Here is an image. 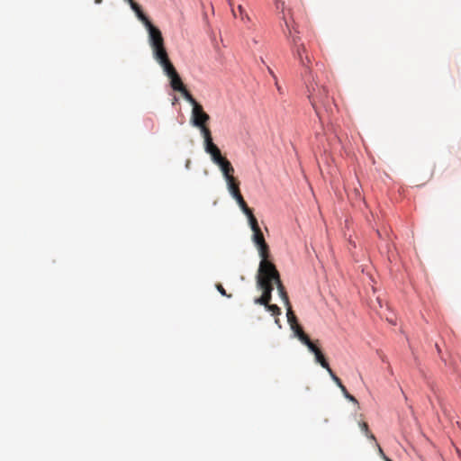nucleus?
<instances>
[{"label": "nucleus", "mask_w": 461, "mask_h": 461, "mask_svg": "<svg viewBox=\"0 0 461 461\" xmlns=\"http://www.w3.org/2000/svg\"><path fill=\"white\" fill-rule=\"evenodd\" d=\"M376 446L378 447V452L380 454V456L384 459V456H386L383 451V449L381 448V447L376 443Z\"/></svg>", "instance_id": "obj_30"}, {"label": "nucleus", "mask_w": 461, "mask_h": 461, "mask_svg": "<svg viewBox=\"0 0 461 461\" xmlns=\"http://www.w3.org/2000/svg\"><path fill=\"white\" fill-rule=\"evenodd\" d=\"M242 212L248 217L251 230L254 231V230H260V227L258 223V220L254 216L252 210L249 207H248L247 209L243 210Z\"/></svg>", "instance_id": "obj_18"}, {"label": "nucleus", "mask_w": 461, "mask_h": 461, "mask_svg": "<svg viewBox=\"0 0 461 461\" xmlns=\"http://www.w3.org/2000/svg\"><path fill=\"white\" fill-rule=\"evenodd\" d=\"M340 390H341V392H342L343 395H344L348 400H349L350 402H354V403H357V404L358 403V402H357V400L353 395H351V394L348 392V390H347V388H346L345 386H343Z\"/></svg>", "instance_id": "obj_27"}, {"label": "nucleus", "mask_w": 461, "mask_h": 461, "mask_svg": "<svg viewBox=\"0 0 461 461\" xmlns=\"http://www.w3.org/2000/svg\"><path fill=\"white\" fill-rule=\"evenodd\" d=\"M269 263L263 262L259 264L258 275L256 277L257 287L262 291L260 297L255 298L254 303L260 305H268V303L272 300V292L274 285L272 279L270 278L268 270Z\"/></svg>", "instance_id": "obj_1"}, {"label": "nucleus", "mask_w": 461, "mask_h": 461, "mask_svg": "<svg viewBox=\"0 0 461 461\" xmlns=\"http://www.w3.org/2000/svg\"><path fill=\"white\" fill-rule=\"evenodd\" d=\"M197 128L200 130V132L203 138V146L204 147H205V145H210V144L213 143L212 132H211V130L209 129V127L207 126V124L197 127Z\"/></svg>", "instance_id": "obj_20"}, {"label": "nucleus", "mask_w": 461, "mask_h": 461, "mask_svg": "<svg viewBox=\"0 0 461 461\" xmlns=\"http://www.w3.org/2000/svg\"><path fill=\"white\" fill-rule=\"evenodd\" d=\"M275 84H276V87H277V90H278L279 92H281V87L279 86L277 80H276V81H275Z\"/></svg>", "instance_id": "obj_32"}, {"label": "nucleus", "mask_w": 461, "mask_h": 461, "mask_svg": "<svg viewBox=\"0 0 461 461\" xmlns=\"http://www.w3.org/2000/svg\"><path fill=\"white\" fill-rule=\"evenodd\" d=\"M229 5L231 9V13L233 14L234 17H240V19L243 22V23H249L250 22V17L249 16V14H247V12L245 11V9L243 8V6L241 5H239L237 6V10L234 8V4H233V0H229Z\"/></svg>", "instance_id": "obj_14"}, {"label": "nucleus", "mask_w": 461, "mask_h": 461, "mask_svg": "<svg viewBox=\"0 0 461 461\" xmlns=\"http://www.w3.org/2000/svg\"><path fill=\"white\" fill-rule=\"evenodd\" d=\"M298 339L303 343L308 348H310V346H312L314 343L310 339L309 336L304 333V331H301L299 334H298Z\"/></svg>", "instance_id": "obj_23"}, {"label": "nucleus", "mask_w": 461, "mask_h": 461, "mask_svg": "<svg viewBox=\"0 0 461 461\" xmlns=\"http://www.w3.org/2000/svg\"><path fill=\"white\" fill-rule=\"evenodd\" d=\"M217 166L220 167L227 185L230 183H234L238 181L234 176V167H232L231 163L227 159H223L220 163L217 164Z\"/></svg>", "instance_id": "obj_12"}, {"label": "nucleus", "mask_w": 461, "mask_h": 461, "mask_svg": "<svg viewBox=\"0 0 461 461\" xmlns=\"http://www.w3.org/2000/svg\"><path fill=\"white\" fill-rule=\"evenodd\" d=\"M281 28L290 44V47L293 46V39L295 38L299 41H302L301 37L299 36L300 32L293 17H291V19L284 17V23H281Z\"/></svg>", "instance_id": "obj_8"}, {"label": "nucleus", "mask_w": 461, "mask_h": 461, "mask_svg": "<svg viewBox=\"0 0 461 461\" xmlns=\"http://www.w3.org/2000/svg\"><path fill=\"white\" fill-rule=\"evenodd\" d=\"M204 150L211 156L212 161L216 165L226 158L221 155L220 149L214 143L205 145Z\"/></svg>", "instance_id": "obj_13"}, {"label": "nucleus", "mask_w": 461, "mask_h": 461, "mask_svg": "<svg viewBox=\"0 0 461 461\" xmlns=\"http://www.w3.org/2000/svg\"><path fill=\"white\" fill-rule=\"evenodd\" d=\"M286 306V310H287V312H286V316H287V321L288 323L290 324V327L294 325L295 323H297V318L296 316L294 315L293 310H292V306L291 304H287L285 305Z\"/></svg>", "instance_id": "obj_21"}, {"label": "nucleus", "mask_w": 461, "mask_h": 461, "mask_svg": "<svg viewBox=\"0 0 461 461\" xmlns=\"http://www.w3.org/2000/svg\"><path fill=\"white\" fill-rule=\"evenodd\" d=\"M384 461H392L389 457L384 456Z\"/></svg>", "instance_id": "obj_34"}, {"label": "nucleus", "mask_w": 461, "mask_h": 461, "mask_svg": "<svg viewBox=\"0 0 461 461\" xmlns=\"http://www.w3.org/2000/svg\"><path fill=\"white\" fill-rule=\"evenodd\" d=\"M242 212L248 217L251 230L254 231V230H260V227L258 223V220L254 216L252 210L249 207H248L247 209L243 210Z\"/></svg>", "instance_id": "obj_19"}, {"label": "nucleus", "mask_w": 461, "mask_h": 461, "mask_svg": "<svg viewBox=\"0 0 461 461\" xmlns=\"http://www.w3.org/2000/svg\"><path fill=\"white\" fill-rule=\"evenodd\" d=\"M153 57L162 67L163 70L171 68L173 64L169 60L165 45L152 48Z\"/></svg>", "instance_id": "obj_9"}, {"label": "nucleus", "mask_w": 461, "mask_h": 461, "mask_svg": "<svg viewBox=\"0 0 461 461\" xmlns=\"http://www.w3.org/2000/svg\"><path fill=\"white\" fill-rule=\"evenodd\" d=\"M252 232H253L252 240L255 243V245L257 246L259 256L261 258V261L259 264H262L263 262L272 263L268 259L270 257L269 247L265 240V238H264V235H263L261 230H254Z\"/></svg>", "instance_id": "obj_5"}, {"label": "nucleus", "mask_w": 461, "mask_h": 461, "mask_svg": "<svg viewBox=\"0 0 461 461\" xmlns=\"http://www.w3.org/2000/svg\"><path fill=\"white\" fill-rule=\"evenodd\" d=\"M186 101L189 102L192 108L191 122L194 127L206 125L210 121V116L204 111L203 106L193 97L192 95H186Z\"/></svg>", "instance_id": "obj_4"}, {"label": "nucleus", "mask_w": 461, "mask_h": 461, "mask_svg": "<svg viewBox=\"0 0 461 461\" xmlns=\"http://www.w3.org/2000/svg\"><path fill=\"white\" fill-rule=\"evenodd\" d=\"M228 190L231 196L236 200L241 211L247 209L249 206L245 202L240 191V182L236 181L234 183H230L227 185Z\"/></svg>", "instance_id": "obj_11"}, {"label": "nucleus", "mask_w": 461, "mask_h": 461, "mask_svg": "<svg viewBox=\"0 0 461 461\" xmlns=\"http://www.w3.org/2000/svg\"><path fill=\"white\" fill-rule=\"evenodd\" d=\"M146 29L149 33V42L151 49L155 48V47L165 45L162 33L158 28L154 26L152 23H149L146 26Z\"/></svg>", "instance_id": "obj_10"}, {"label": "nucleus", "mask_w": 461, "mask_h": 461, "mask_svg": "<svg viewBox=\"0 0 461 461\" xmlns=\"http://www.w3.org/2000/svg\"><path fill=\"white\" fill-rule=\"evenodd\" d=\"M308 97L320 120H321V107L326 111L331 112L332 101L329 97L328 90L325 86H320L317 83L311 85V86H309Z\"/></svg>", "instance_id": "obj_2"}, {"label": "nucleus", "mask_w": 461, "mask_h": 461, "mask_svg": "<svg viewBox=\"0 0 461 461\" xmlns=\"http://www.w3.org/2000/svg\"><path fill=\"white\" fill-rule=\"evenodd\" d=\"M298 339L303 343L308 348H310V346H312L314 343L310 339L309 336L304 333V331H301L299 334H298Z\"/></svg>", "instance_id": "obj_22"}, {"label": "nucleus", "mask_w": 461, "mask_h": 461, "mask_svg": "<svg viewBox=\"0 0 461 461\" xmlns=\"http://www.w3.org/2000/svg\"><path fill=\"white\" fill-rule=\"evenodd\" d=\"M291 329L293 330V331L294 332L295 336L298 337V334L301 332V331H303L302 327L297 323H295L294 325L291 326Z\"/></svg>", "instance_id": "obj_29"}, {"label": "nucleus", "mask_w": 461, "mask_h": 461, "mask_svg": "<svg viewBox=\"0 0 461 461\" xmlns=\"http://www.w3.org/2000/svg\"><path fill=\"white\" fill-rule=\"evenodd\" d=\"M359 427L368 438L374 440L376 443L375 437L369 431L368 425L366 422H359Z\"/></svg>", "instance_id": "obj_24"}, {"label": "nucleus", "mask_w": 461, "mask_h": 461, "mask_svg": "<svg viewBox=\"0 0 461 461\" xmlns=\"http://www.w3.org/2000/svg\"><path fill=\"white\" fill-rule=\"evenodd\" d=\"M267 267H268V270H270L269 275H270V278L272 279L273 285H276L278 294H279L281 299L283 300V302L285 303V305L289 304L290 302H289L288 294L285 291V287L284 286V285L281 281L279 272L277 271L276 266L273 263H269Z\"/></svg>", "instance_id": "obj_7"}, {"label": "nucleus", "mask_w": 461, "mask_h": 461, "mask_svg": "<svg viewBox=\"0 0 461 461\" xmlns=\"http://www.w3.org/2000/svg\"><path fill=\"white\" fill-rule=\"evenodd\" d=\"M308 349L314 354L316 362H318L323 368L328 367L329 363L325 359L321 349L315 344L310 346Z\"/></svg>", "instance_id": "obj_17"}, {"label": "nucleus", "mask_w": 461, "mask_h": 461, "mask_svg": "<svg viewBox=\"0 0 461 461\" xmlns=\"http://www.w3.org/2000/svg\"><path fill=\"white\" fill-rule=\"evenodd\" d=\"M267 70H268L269 74L273 77V78L275 79V81H276V80H277V77H276V76L275 75V73L273 72V70H272L269 67H267Z\"/></svg>", "instance_id": "obj_31"}, {"label": "nucleus", "mask_w": 461, "mask_h": 461, "mask_svg": "<svg viewBox=\"0 0 461 461\" xmlns=\"http://www.w3.org/2000/svg\"><path fill=\"white\" fill-rule=\"evenodd\" d=\"M276 9L278 12L279 17L284 23V17H287L291 19L293 17L292 12L290 9L286 11L285 3L283 0H275Z\"/></svg>", "instance_id": "obj_16"}, {"label": "nucleus", "mask_w": 461, "mask_h": 461, "mask_svg": "<svg viewBox=\"0 0 461 461\" xmlns=\"http://www.w3.org/2000/svg\"><path fill=\"white\" fill-rule=\"evenodd\" d=\"M329 375H330L331 379L335 382V384L339 386V389H341L344 384H342L341 380L334 374L332 369L330 368V365L328 367H325Z\"/></svg>", "instance_id": "obj_25"}, {"label": "nucleus", "mask_w": 461, "mask_h": 461, "mask_svg": "<svg viewBox=\"0 0 461 461\" xmlns=\"http://www.w3.org/2000/svg\"><path fill=\"white\" fill-rule=\"evenodd\" d=\"M166 75L170 79V86L171 87L177 92H180L184 98L186 100V95H191L189 91L185 88V85L182 82L181 77H179L178 73L176 72L174 66L171 68H168L164 70Z\"/></svg>", "instance_id": "obj_6"}, {"label": "nucleus", "mask_w": 461, "mask_h": 461, "mask_svg": "<svg viewBox=\"0 0 461 461\" xmlns=\"http://www.w3.org/2000/svg\"><path fill=\"white\" fill-rule=\"evenodd\" d=\"M216 289L219 291V293L223 295V296H227V297H230L231 295L230 294H228L226 293V290L223 288V286L221 285V284H217L216 285Z\"/></svg>", "instance_id": "obj_28"}, {"label": "nucleus", "mask_w": 461, "mask_h": 461, "mask_svg": "<svg viewBox=\"0 0 461 461\" xmlns=\"http://www.w3.org/2000/svg\"><path fill=\"white\" fill-rule=\"evenodd\" d=\"M264 306L274 316H279L281 314V309L276 304H271L270 303H268V305Z\"/></svg>", "instance_id": "obj_26"}, {"label": "nucleus", "mask_w": 461, "mask_h": 461, "mask_svg": "<svg viewBox=\"0 0 461 461\" xmlns=\"http://www.w3.org/2000/svg\"><path fill=\"white\" fill-rule=\"evenodd\" d=\"M290 48L294 58L298 60L303 69V75H309L311 73L312 60L303 42L294 38L293 39V46Z\"/></svg>", "instance_id": "obj_3"}, {"label": "nucleus", "mask_w": 461, "mask_h": 461, "mask_svg": "<svg viewBox=\"0 0 461 461\" xmlns=\"http://www.w3.org/2000/svg\"><path fill=\"white\" fill-rule=\"evenodd\" d=\"M102 2H103V0H95V4H101Z\"/></svg>", "instance_id": "obj_33"}, {"label": "nucleus", "mask_w": 461, "mask_h": 461, "mask_svg": "<svg viewBox=\"0 0 461 461\" xmlns=\"http://www.w3.org/2000/svg\"><path fill=\"white\" fill-rule=\"evenodd\" d=\"M131 5V8L134 11L136 16L138 17L139 20H140L143 24L145 25V27L149 24V23H151V22L149 20V18L145 15V14L143 13L141 7L134 2V0H127Z\"/></svg>", "instance_id": "obj_15"}]
</instances>
